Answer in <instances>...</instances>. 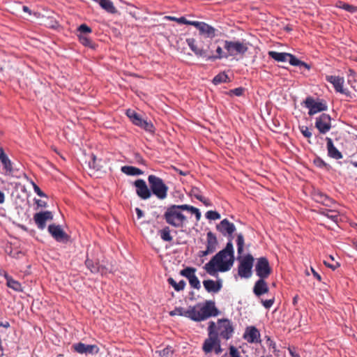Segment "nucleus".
Returning a JSON list of instances; mask_svg holds the SVG:
<instances>
[{"label":"nucleus","mask_w":357,"mask_h":357,"mask_svg":"<svg viewBox=\"0 0 357 357\" xmlns=\"http://www.w3.org/2000/svg\"><path fill=\"white\" fill-rule=\"evenodd\" d=\"M234 252L233 243L229 241L225 248L214 255L206 263L204 268L211 276L217 275L218 272L229 271L234 262Z\"/></svg>","instance_id":"f257e3e1"},{"label":"nucleus","mask_w":357,"mask_h":357,"mask_svg":"<svg viewBox=\"0 0 357 357\" xmlns=\"http://www.w3.org/2000/svg\"><path fill=\"white\" fill-rule=\"evenodd\" d=\"M186 43L197 57L205 58L207 61H213L216 59L227 58L229 56L228 54H224L222 47L220 46L217 47L215 50L216 54H214L213 50H211V45H212L211 42L207 45L206 48L202 46H198L195 39L193 38H187Z\"/></svg>","instance_id":"f03ea898"},{"label":"nucleus","mask_w":357,"mask_h":357,"mask_svg":"<svg viewBox=\"0 0 357 357\" xmlns=\"http://www.w3.org/2000/svg\"><path fill=\"white\" fill-rule=\"evenodd\" d=\"M181 210V205L169 206L164 214L167 223L176 228L183 227L186 221V217Z\"/></svg>","instance_id":"7ed1b4c3"},{"label":"nucleus","mask_w":357,"mask_h":357,"mask_svg":"<svg viewBox=\"0 0 357 357\" xmlns=\"http://www.w3.org/2000/svg\"><path fill=\"white\" fill-rule=\"evenodd\" d=\"M148 181L151 195H154L159 199H165L167 197L168 186L162 178L155 175H149Z\"/></svg>","instance_id":"20e7f679"},{"label":"nucleus","mask_w":357,"mask_h":357,"mask_svg":"<svg viewBox=\"0 0 357 357\" xmlns=\"http://www.w3.org/2000/svg\"><path fill=\"white\" fill-rule=\"evenodd\" d=\"M268 56L278 62H285L289 61V63L291 66L304 67L306 69L309 70L310 68V65L307 63L300 61L295 56L290 53L286 52H278L275 51L268 52Z\"/></svg>","instance_id":"39448f33"},{"label":"nucleus","mask_w":357,"mask_h":357,"mask_svg":"<svg viewBox=\"0 0 357 357\" xmlns=\"http://www.w3.org/2000/svg\"><path fill=\"white\" fill-rule=\"evenodd\" d=\"M208 336L204 340L202 349L206 353L211 352L216 344V343L219 340V337H218V333L216 331V324L213 321L209 322V326L208 327Z\"/></svg>","instance_id":"423d86ee"},{"label":"nucleus","mask_w":357,"mask_h":357,"mask_svg":"<svg viewBox=\"0 0 357 357\" xmlns=\"http://www.w3.org/2000/svg\"><path fill=\"white\" fill-rule=\"evenodd\" d=\"M254 257L250 254L246 255L241 261L238 268V273L241 278H249L252 275Z\"/></svg>","instance_id":"0eeeda50"},{"label":"nucleus","mask_w":357,"mask_h":357,"mask_svg":"<svg viewBox=\"0 0 357 357\" xmlns=\"http://www.w3.org/2000/svg\"><path fill=\"white\" fill-rule=\"evenodd\" d=\"M216 331L218 337L220 336L227 340L232 337L234 328L231 322L226 319H219L216 325Z\"/></svg>","instance_id":"6e6552de"},{"label":"nucleus","mask_w":357,"mask_h":357,"mask_svg":"<svg viewBox=\"0 0 357 357\" xmlns=\"http://www.w3.org/2000/svg\"><path fill=\"white\" fill-rule=\"evenodd\" d=\"M256 275L262 279H266L271 275L272 269L269 262L266 257H259L257 259L255 264Z\"/></svg>","instance_id":"1a4fd4ad"},{"label":"nucleus","mask_w":357,"mask_h":357,"mask_svg":"<svg viewBox=\"0 0 357 357\" xmlns=\"http://www.w3.org/2000/svg\"><path fill=\"white\" fill-rule=\"evenodd\" d=\"M224 47L230 56L237 54H243L248 51L246 45L239 41L225 40Z\"/></svg>","instance_id":"9d476101"},{"label":"nucleus","mask_w":357,"mask_h":357,"mask_svg":"<svg viewBox=\"0 0 357 357\" xmlns=\"http://www.w3.org/2000/svg\"><path fill=\"white\" fill-rule=\"evenodd\" d=\"M218 245V239L216 236L211 231L206 234V248L205 250L199 252V257H205L208 255L213 254L217 250Z\"/></svg>","instance_id":"9b49d317"},{"label":"nucleus","mask_w":357,"mask_h":357,"mask_svg":"<svg viewBox=\"0 0 357 357\" xmlns=\"http://www.w3.org/2000/svg\"><path fill=\"white\" fill-rule=\"evenodd\" d=\"M217 230L222 233L225 236H228V241L232 243L233 233L236 231L235 225L230 222L227 219L222 220L220 224L216 226Z\"/></svg>","instance_id":"f8f14e48"},{"label":"nucleus","mask_w":357,"mask_h":357,"mask_svg":"<svg viewBox=\"0 0 357 357\" xmlns=\"http://www.w3.org/2000/svg\"><path fill=\"white\" fill-rule=\"evenodd\" d=\"M304 102L305 107L309 109L308 114L310 116L327 109L325 104L315 101L312 97H307Z\"/></svg>","instance_id":"ddd939ff"},{"label":"nucleus","mask_w":357,"mask_h":357,"mask_svg":"<svg viewBox=\"0 0 357 357\" xmlns=\"http://www.w3.org/2000/svg\"><path fill=\"white\" fill-rule=\"evenodd\" d=\"M331 116L327 114H322L316 119L315 126L320 133L326 134L331 128Z\"/></svg>","instance_id":"4468645a"},{"label":"nucleus","mask_w":357,"mask_h":357,"mask_svg":"<svg viewBox=\"0 0 357 357\" xmlns=\"http://www.w3.org/2000/svg\"><path fill=\"white\" fill-rule=\"evenodd\" d=\"M134 185L136 188V193L142 199L146 200L151 197L150 188H148L146 182L142 179H138L135 181Z\"/></svg>","instance_id":"2eb2a0df"},{"label":"nucleus","mask_w":357,"mask_h":357,"mask_svg":"<svg viewBox=\"0 0 357 357\" xmlns=\"http://www.w3.org/2000/svg\"><path fill=\"white\" fill-rule=\"evenodd\" d=\"M48 231L58 242L64 243L68 240V236L62 229L60 225H56L54 224L49 225Z\"/></svg>","instance_id":"dca6fc26"},{"label":"nucleus","mask_w":357,"mask_h":357,"mask_svg":"<svg viewBox=\"0 0 357 357\" xmlns=\"http://www.w3.org/2000/svg\"><path fill=\"white\" fill-rule=\"evenodd\" d=\"M73 348L80 354H96L99 351V348L96 345L86 344L82 342L74 344Z\"/></svg>","instance_id":"f3484780"},{"label":"nucleus","mask_w":357,"mask_h":357,"mask_svg":"<svg viewBox=\"0 0 357 357\" xmlns=\"http://www.w3.org/2000/svg\"><path fill=\"white\" fill-rule=\"evenodd\" d=\"M52 219L53 215L49 211L36 213L33 216V220L40 229H44L46 227V222Z\"/></svg>","instance_id":"a211bd4d"},{"label":"nucleus","mask_w":357,"mask_h":357,"mask_svg":"<svg viewBox=\"0 0 357 357\" xmlns=\"http://www.w3.org/2000/svg\"><path fill=\"white\" fill-rule=\"evenodd\" d=\"M243 338L249 343L259 342H260V333L256 327L248 326L243 334Z\"/></svg>","instance_id":"6ab92c4d"},{"label":"nucleus","mask_w":357,"mask_h":357,"mask_svg":"<svg viewBox=\"0 0 357 357\" xmlns=\"http://www.w3.org/2000/svg\"><path fill=\"white\" fill-rule=\"evenodd\" d=\"M266 279L259 278L257 280L253 287V293L257 297H260L263 294L268 292L269 287Z\"/></svg>","instance_id":"aec40b11"},{"label":"nucleus","mask_w":357,"mask_h":357,"mask_svg":"<svg viewBox=\"0 0 357 357\" xmlns=\"http://www.w3.org/2000/svg\"><path fill=\"white\" fill-rule=\"evenodd\" d=\"M0 162L3 165L6 175H11L13 172V163L5 153L3 149L0 148Z\"/></svg>","instance_id":"412c9836"},{"label":"nucleus","mask_w":357,"mask_h":357,"mask_svg":"<svg viewBox=\"0 0 357 357\" xmlns=\"http://www.w3.org/2000/svg\"><path fill=\"white\" fill-rule=\"evenodd\" d=\"M326 79L327 82H330L333 85L337 92L344 93V91L343 89L344 79L343 77L339 76L327 75L326 77Z\"/></svg>","instance_id":"4be33fe9"},{"label":"nucleus","mask_w":357,"mask_h":357,"mask_svg":"<svg viewBox=\"0 0 357 357\" xmlns=\"http://www.w3.org/2000/svg\"><path fill=\"white\" fill-rule=\"evenodd\" d=\"M204 320L212 316L217 315L218 310L215 307L214 303L207 302L205 305L200 308Z\"/></svg>","instance_id":"5701e85b"},{"label":"nucleus","mask_w":357,"mask_h":357,"mask_svg":"<svg viewBox=\"0 0 357 357\" xmlns=\"http://www.w3.org/2000/svg\"><path fill=\"white\" fill-rule=\"evenodd\" d=\"M204 287L208 292L217 293L222 288V281H213V280H206L203 282Z\"/></svg>","instance_id":"b1692460"},{"label":"nucleus","mask_w":357,"mask_h":357,"mask_svg":"<svg viewBox=\"0 0 357 357\" xmlns=\"http://www.w3.org/2000/svg\"><path fill=\"white\" fill-rule=\"evenodd\" d=\"M326 139L327 142V150L328 156L335 160L342 158V154L334 146L332 139L329 137H326Z\"/></svg>","instance_id":"393cba45"},{"label":"nucleus","mask_w":357,"mask_h":357,"mask_svg":"<svg viewBox=\"0 0 357 357\" xmlns=\"http://www.w3.org/2000/svg\"><path fill=\"white\" fill-rule=\"evenodd\" d=\"M184 317L195 321H204L201 310H197L195 307H190L188 310H186Z\"/></svg>","instance_id":"a878e982"},{"label":"nucleus","mask_w":357,"mask_h":357,"mask_svg":"<svg viewBox=\"0 0 357 357\" xmlns=\"http://www.w3.org/2000/svg\"><path fill=\"white\" fill-rule=\"evenodd\" d=\"M216 29L209 24L203 22L199 29V33L208 38H213L215 36Z\"/></svg>","instance_id":"bb28decb"},{"label":"nucleus","mask_w":357,"mask_h":357,"mask_svg":"<svg viewBox=\"0 0 357 357\" xmlns=\"http://www.w3.org/2000/svg\"><path fill=\"white\" fill-rule=\"evenodd\" d=\"M85 264L86 267L90 270V271L93 273H104V268L102 267H100L98 263H94L92 260L86 259Z\"/></svg>","instance_id":"cd10ccee"},{"label":"nucleus","mask_w":357,"mask_h":357,"mask_svg":"<svg viewBox=\"0 0 357 357\" xmlns=\"http://www.w3.org/2000/svg\"><path fill=\"white\" fill-rule=\"evenodd\" d=\"M4 276L5 278L6 279V284L8 287L17 291H22V285L18 281L15 280L6 273L4 275Z\"/></svg>","instance_id":"c85d7f7f"},{"label":"nucleus","mask_w":357,"mask_h":357,"mask_svg":"<svg viewBox=\"0 0 357 357\" xmlns=\"http://www.w3.org/2000/svg\"><path fill=\"white\" fill-rule=\"evenodd\" d=\"M121 172L129 176H137L143 174V172L133 166H123L121 167Z\"/></svg>","instance_id":"c756f323"},{"label":"nucleus","mask_w":357,"mask_h":357,"mask_svg":"<svg viewBox=\"0 0 357 357\" xmlns=\"http://www.w3.org/2000/svg\"><path fill=\"white\" fill-rule=\"evenodd\" d=\"M99 5L102 9L109 13H115L116 12V8L110 0H100Z\"/></svg>","instance_id":"7c9ffc66"},{"label":"nucleus","mask_w":357,"mask_h":357,"mask_svg":"<svg viewBox=\"0 0 357 357\" xmlns=\"http://www.w3.org/2000/svg\"><path fill=\"white\" fill-rule=\"evenodd\" d=\"M126 115L135 125L139 126L142 123V117L135 111L129 109L126 111Z\"/></svg>","instance_id":"2f4dec72"},{"label":"nucleus","mask_w":357,"mask_h":357,"mask_svg":"<svg viewBox=\"0 0 357 357\" xmlns=\"http://www.w3.org/2000/svg\"><path fill=\"white\" fill-rule=\"evenodd\" d=\"M181 209L183 211H188L191 213L195 214L197 221H199L201 218V213L199 210L192 206L182 204L181 205Z\"/></svg>","instance_id":"473e14b6"},{"label":"nucleus","mask_w":357,"mask_h":357,"mask_svg":"<svg viewBox=\"0 0 357 357\" xmlns=\"http://www.w3.org/2000/svg\"><path fill=\"white\" fill-rule=\"evenodd\" d=\"M168 283L172 285L176 291L183 290L185 286V282L181 280L179 282H176L173 278H169L167 280Z\"/></svg>","instance_id":"72a5a7b5"},{"label":"nucleus","mask_w":357,"mask_h":357,"mask_svg":"<svg viewBox=\"0 0 357 357\" xmlns=\"http://www.w3.org/2000/svg\"><path fill=\"white\" fill-rule=\"evenodd\" d=\"M160 238L167 242H170L172 241L173 238L170 234V229L169 227H165L162 229L160 231Z\"/></svg>","instance_id":"f704fd0d"},{"label":"nucleus","mask_w":357,"mask_h":357,"mask_svg":"<svg viewBox=\"0 0 357 357\" xmlns=\"http://www.w3.org/2000/svg\"><path fill=\"white\" fill-rule=\"evenodd\" d=\"M236 245L238 254L241 255L243 252L244 247V237L241 233L237 234Z\"/></svg>","instance_id":"c9c22d12"},{"label":"nucleus","mask_w":357,"mask_h":357,"mask_svg":"<svg viewBox=\"0 0 357 357\" xmlns=\"http://www.w3.org/2000/svg\"><path fill=\"white\" fill-rule=\"evenodd\" d=\"M228 79V76L225 73H221L215 75L213 79V83L214 84H219L221 83L227 82Z\"/></svg>","instance_id":"e433bc0d"},{"label":"nucleus","mask_w":357,"mask_h":357,"mask_svg":"<svg viewBox=\"0 0 357 357\" xmlns=\"http://www.w3.org/2000/svg\"><path fill=\"white\" fill-rule=\"evenodd\" d=\"M196 269L192 267H187L181 271L180 274L186 278L188 280L191 277H193L195 274Z\"/></svg>","instance_id":"4c0bfd02"},{"label":"nucleus","mask_w":357,"mask_h":357,"mask_svg":"<svg viewBox=\"0 0 357 357\" xmlns=\"http://www.w3.org/2000/svg\"><path fill=\"white\" fill-rule=\"evenodd\" d=\"M324 216L330 218L333 222H337L338 220V213L335 211L325 210L321 213Z\"/></svg>","instance_id":"58836bf2"},{"label":"nucleus","mask_w":357,"mask_h":357,"mask_svg":"<svg viewBox=\"0 0 357 357\" xmlns=\"http://www.w3.org/2000/svg\"><path fill=\"white\" fill-rule=\"evenodd\" d=\"M338 6L349 13H356L357 12V7L356 6H352V5H350L349 3H344V2H342V1H340L339 2V5Z\"/></svg>","instance_id":"ea45409f"},{"label":"nucleus","mask_w":357,"mask_h":357,"mask_svg":"<svg viewBox=\"0 0 357 357\" xmlns=\"http://www.w3.org/2000/svg\"><path fill=\"white\" fill-rule=\"evenodd\" d=\"M142 128H144L145 130L152 132H153V126L151 122H148L146 120H144L142 119V123L138 126Z\"/></svg>","instance_id":"a19ab883"},{"label":"nucleus","mask_w":357,"mask_h":357,"mask_svg":"<svg viewBox=\"0 0 357 357\" xmlns=\"http://www.w3.org/2000/svg\"><path fill=\"white\" fill-rule=\"evenodd\" d=\"M188 281L192 287L196 289H199L201 288L200 282L195 275L193 277H191Z\"/></svg>","instance_id":"79ce46f5"},{"label":"nucleus","mask_w":357,"mask_h":357,"mask_svg":"<svg viewBox=\"0 0 357 357\" xmlns=\"http://www.w3.org/2000/svg\"><path fill=\"white\" fill-rule=\"evenodd\" d=\"M206 218L208 220H218L220 218L219 213L215 211H208L206 213Z\"/></svg>","instance_id":"37998d69"},{"label":"nucleus","mask_w":357,"mask_h":357,"mask_svg":"<svg viewBox=\"0 0 357 357\" xmlns=\"http://www.w3.org/2000/svg\"><path fill=\"white\" fill-rule=\"evenodd\" d=\"M186 310L183 307H176L174 310L169 312L170 316L179 315L184 317Z\"/></svg>","instance_id":"c03bdc74"},{"label":"nucleus","mask_w":357,"mask_h":357,"mask_svg":"<svg viewBox=\"0 0 357 357\" xmlns=\"http://www.w3.org/2000/svg\"><path fill=\"white\" fill-rule=\"evenodd\" d=\"M79 40H80L81 43L85 46H88V47H90L92 48L94 47V46L92 44L91 40L86 36H80Z\"/></svg>","instance_id":"a18cd8bd"},{"label":"nucleus","mask_w":357,"mask_h":357,"mask_svg":"<svg viewBox=\"0 0 357 357\" xmlns=\"http://www.w3.org/2000/svg\"><path fill=\"white\" fill-rule=\"evenodd\" d=\"M261 302L266 309H270L275 302V298L273 297L272 298L268 300H261Z\"/></svg>","instance_id":"49530a36"},{"label":"nucleus","mask_w":357,"mask_h":357,"mask_svg":"<svg viewBox=\"0 0 357 357\" xmlns=\"http://www.w3.org/2000/svg\"><path fill=\"white\" fill-rule=\"evenodd\" d=\"M78 31L82 33H89L91 32V29L86 24H82L78 27Z\"/></svg>","instance_id":"de8ad7c7"},{"label":"nucleus","mask_w":357,"mask_h":357,"mask_svg":"<svg viewBox=\"0 0 357 357\" xmlns=\"http://www.w3.org/2000/svg\"><path fill=\"white\" fill-rule=\"evenodd\" d=\"M167 18L172 21H176L179 24H186L187 20L184 17L177 18L176 17L169 16Z\"/></svg>","instance_id":"09e8293b"},{"label":"nucleus","mask_w":357,"mask_h":357,"mask_svg":"<svg viewBox=\"0 0 357 357\" xmlns=\"http://www.w3.org/2000/svg\"><path fill=\"white\" fill-rule=\"evenodd\" d=\"M230 357H241L238 349L234 346L229 347Z\"/></svg>","instance_id":"8fccbe9b"},{"label":"nucleus","mask_w":357,"mask_h":357,"mask_svg":"<svg viewBox=\"0 0 357 357\" xmlns=\"http://www.w3.org/2000/svg\"><path fill=\"white\" fill-rule=\"evenodd\" d=\"M245 89L243 87L236 88L229 91L231 94H234L236 96H241L243 95Z\"/></svg>","instance_id":"3c124183"},{"label":"nucleus","mask_w":357,"mask_h":357,"mask_svg":"<svg viewBox=\"0 0 357 357\" xmlns=\"http://www.w3.org/2000/svg\"><path fill=\"white\" fill-rule=\"evenodd\" d=\"M34 192L41 197H45L46 195L40 190V188L33 182H32Z\"/></svg>","instance_id":"603ef678"},{"label":"nucleus","mask_w":357,"mask_h":357,"mask_svg":"<svg viewBox=\"0 0 357 357\" xmlns=\"http://www.w3.org/2000/svg\"><path fill=\"white\" fill-rule=\"evenodd\" d=\"M204 22H198V21H190L187 20L186 24L188 25H192L196 27L199 31L200 29V27L202 26Z\"/></svg>","instance_id":"864d4df0"},{"label":"nucleus","mask_w":357,"mask_h":357,"mask_svg":"<svg viewBox=\"0 0 357 357\" xmlns=\"http://www.w3.org/2000/svg\"><path fill=\"white\" fill-rule=\"evenodd\" d=\"M300 129L304 137L309 138L312 136V133L307 127L302 126Z\"/></svg>","instance_id":"5fc2aeb1"},{"label":"nucleus","mask_w":357,"mask_h":357,"mask_svg":"<svg viewBox=\"0 0 357 357\" xmlns=\"http://www.w3.org/2000/svg\"><path fill=\"white\" fill-rule=\"evenodd\" d=\"M324 264L333 270H335L337 267L340 266V264L337 261H335V263H330L328 261L325 260Z\"/></svg>","instance_id":"6e6d98bb"},{"label":"nucleus","mask_w":357,"mask_h":357,"mask_svg":"<svg viewBox=\"0 0 357 357\" xmlns=\"http://www.w3.org/2000/svg\"><path fill=\"white\" fill-rule=\"evenodd\" d=\"M89 165L91 168L98 169V167L96 165V157L94 155H91V161L89 162Z\"/></svg>","instance_id":"4d7b16f0"},{"label":"nucleus","mask_w":357,"mask_h":357,"mask_svg":"<svg viewBox=\"0 0 357 357\" xmlns=\"http://www.w3.org/2000/svg\"><path fill=\"white\" fill-rule=\"evenodd\" d=\"M314 163L319 167H326V163L320 158H317L314 160Z\"/></svg>","instance_id":"13d9d810"},{"label":"nucleus","mask_w":357,"mask_h":357,"mask_svg":"<svg viewBox=\"0 0 357 357\" xmlns=\"http://www.w3.org/2000/svg\"><path fill=\"white\" fill-rule=\"evenodd\" d=\"M159 353L161 356H168L170 354L172 353V351L170 348L166 347L162 350H160Z\"/></svg>","instance_id":"bf43d9fd"},{"label":"nucleus","mask_w":357,"mask_h":357,"mask_svg":"<svg viewBox=\"0 0 357 357\" xmlns=\"http://www.w3.org/2000/svg\"><path fill=\"white\" fill-rule=\"evenodd\" d=\"M213 350H214V351H215V353L216 354H220L222 353V349L221 347L220 340V339H219L218 342L216 343Z\"/></svg>","instance_id":"052dcab7"},{"label":"nucleus","mask_w":357,"mask_h":357,"mask_svg":"<svg viewBox=\"0 0 357 357\" xmlns=\"http://www.w3.org/2000/svg\"><path fill=\"white\" fill-rule=\"evenodd\" d=\"M36 204L38 207L41 208H46L47 207V203L45 201L40 200V199H36Z\"/></svg>","instance_id":"680f3d73"},{"label":"nucleus","mask_w":357,"mask_h":357,"mask_svg":"<svg viewBox=\"0 0 357 357\" xmlns=\"http://www.w3.org/2000/svg\"><path fill=\"white\" fill-rule=\"evenodd\" d=\"M135 212L137 216V218H142L144 216V212L139 208H135Z\"/></svg>","instance_id":"e2e57ef3"},{"label":"nucleus","mask_w":357,"mask_h":357,"mask_svg":"<svg viewBox=\"0 0 357 357\" xmlns=\"http://www.w3.org/2000/svg\"><path fill=\"white\" fill-rule=\"evenodd\" d=\"M205 206H211V203L209 199L204 198L202 201H201Z\"/></svg>","instance_id":"0e129e2a"},{"label":"nucleus","mask_w":357,"mask_h":357,"mask_svg":"<svg viewBox=\"0 0 357 357\" xmlns=\"http://www.w3.org/2000/svg\"><path fill=\"white\" fill-rule=\"evenodd\" d=\"M312 269V273H313V275L318 280H321V278L320 276V275L319 273H317L312 268H311Z\"/></svg>","instance_id":"69168bd1"},{"label":"nucleus","mask_w":357,"mask_h":357,"mask_svg":"<svg viewBox=\"0 0 357 357\" xmlns=\"http://www.w3.org/2000/svg\"><path fill=\"white\" fill-rule=\"evenodd\" d=\"M289 354L291 356V357H300V356L296 354L294 350L289 349Z\"/></svg>","instance_id":"338daca9"},{"label":"nucleus","mask_w":357,"mask_h":357,"mask_svg":"<svg viewBox=\"0 0 357 357\" xmlns=\"http://www.w3.org/2000/svg\"><path fill=\"white\" fill-rule=\"evenodd\" d=\"M22 10L24 12L29 13V15H31V10L27 7L26 6H24L22 7Z\"/></svg>","instance_id":"774afa93"}]
</instances>
